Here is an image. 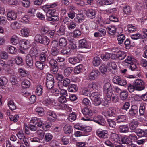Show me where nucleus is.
I'll use <instances>...</instances> for the list:
<instances>
[{"label":"nucleus","instance_id":"f257e3e1","mask_svg":"<svg viewBox=\"0 0 147 147\" xmlns=\"http://www.w3.org/2000/svg\"><path fill=\"white\" fill-rule=\"evenodd\" d=\"M102 114L107 118L115 117L117 116L118 112L113 107H110L102 111Z\"/></svg>","mask_w":147,"mask_h":147},{"label":"nucleus","instance_id":"f03ea898","mask_svg":"<svg viewBox=\"0 0 147 147\" xmlns=\"http://www.w3.org/2000/svg\"><path fill=\"white\" fill-rule=\"evenodd\" d=\"M82 112L84 115L85 117V118L82 117V119L84 121H91L92 119V118L90 117L93 115V113L90 109L87 107H85L82 110Z\"/></svg>","mask_w":147,"mask_h":147},{"label":"nucleus","instance_id":"7ed1b4c3","mask_svg":"<svg viewBox=\"0 0 147 147\" xmlns=\"http://www.w3.org/2000/svg\"><path fill=\"white\" fill-rule=\"evenodd\" d=\"M133 83L136 88V90L141 91L145 88L144 82L142 80L138 79L135 80Z\"/></svg>","mask_w":147,"mask_h":147},{"label":"nucleus","instance_id":"20e7f679","mask_svg":"<svg viewBox=\"0 0 147 147\" xmlns=\"http://www.w3.org/2000/svg\"><path fill=\"white\" fill-rule=\"evenodd\" d=\"M113 81L114 83L121 86H124L127 84V82L125 80L117 76H114Z\"/></svg>","mask_w":147,"mask_h":147},{"label":"nucleus","instance_id":"39448f33","mask_svg":"<svg viewBox=\"0 0 147 147\" xmlns=\"http://www.w3.org/2000/svg\"><path fill=\"white\" fill-rule=\"evenodd\" d=\"M128 137L127 136H123L121 137L120 138V142L118 145L115 146V147H126L127 144L130 143Z\"/></svg>","mask_w":147,"mask_h":147},{"label":"nucleus","instance_id":"423d86ee","mask_svg":"<svg viewBox=\"0 0 147 147\" xmlns=\"http://www.w3.org/2000/svg\"><path fill=\"white\" fill-rule=\"evenodd\" d=\"M91 121H93L102 126H104L106 123L105 119L101 115H98L95 117L94 118H92Z\"/></svg>","mask_w":147,"mask_h":147},{"label":"nucleus","instance_id":"0eeeda50","mask_svg":"<svg viewBox=\"0 0 147 147\" xmlns=\"http://www.w3.org/2000/svg\"><path fill=\"white\" fill-rule=\"evenodd\" d=\"M96 134L99 137L105 139L108 137V132L107 130L99 129L97 130Z\"/></svg>","mask_w":147,"mask_h":147},{"label":"nucleus","instance_id":"6e6552de","mask_svg":"<svg viewBox=\"0 0 147 147\" xmlns=\"http://www.w3.org/2000/svg\"><path fill=\"white\" fill-rule=\"evenodd\" d=\"M47 115L48 119L50 121L51 120L53 122L55 121L57 119V116L53 111H48L47 112Z\"/></svg>","mask_w":147,"mask_h":147},{"label":"nucleus","instance_id":"1a4fd4ad","mask_svg":"<svg viewBox=\"0 0 147 147\" xmlns=\"http://www.w3.org/2000/svg\"><path fill=\"white\" fill-rule=\"evenodd\" d=\"M89 47L88 42L86 39L84 38L79 40L78 47L79 48L88 49Z\"/></svg>","mask_w":147,"mask_h":147},{"label":"nucleus","instance_id":"9d476101","mask_svg":"<svg viewBox=\"0 0 147 147\" xmlns=\"http://www.w3.org/2000/svg\"><path fill=\"white\" fill-rule=\"evenodd\" d=\"M97 12L94 10L89 9L87 10L86 12V15L90 19H93L96 17Z\"/></svg>","mask_w":147,"mask_h":147},{"label":"nucleus","instance_id":"9b49d317","mask_svg":"<svg viewBox=\"0 0 147 147\" xmlns=\"http://www.w3.org/2000/svg\"><path fill=\"white\" fill-rule=\"evenodd\" d=\"M112 89V87L109 82L105 83L103 86V90L106 94H108L109 93L111 94Z\"/></svg>","mask_w":147,"mask_h":147},{"label":"nucleus","instance_id":"f8f14e48","mask_svg":"<svg viewBox=\"0 0 147 147\" xmlns=\"http://www.w3.org/2000/svg\"><path fill=\"white\" fill-rule=\"evenodd\" d=\"M47 61L49 63V66L51 67L58 66V63L57 61L53 58H51V56H48L47 58Z\"/></svg>","mask_w":147,"mask_h":147},{"label":"nucleus","instance_id":"ddd939ff","mask_svg":"<svg viewBox=\"0 0 147 147\" xmlns=\"http://www.w3.org/2000/svg\"><path fill=\"white\" fill-rule=\"evenodd\" d=\"M138 107L135 105H132L129 111L128 114L130 116H134L138 112Z\"/></svg>","mask_w":147,"mask_h":147},{"label":"nucleus","instance_id":"4468645a","mask_svg":"<svg viewBox=\"0 0 147 147\" xmlns=\"http://www.w3.org/2000/svg\"><path fill=\"white\" fill-rule=\"evenodd\" d=\"M136 134L140 137H147V129L142 130L141 129H137L135 131Z\"/></svg>","mask_w":147,"mask_h":147},{"label":"nucleus","instance_id":"2eb2a0df","mask_svg":"<svg viewBox=\"0 0 147 147\" xmlns=\"http://www.w3.org/2000/svg\"><path fill=\"white\" fill-rule=\"evenodd\" d=\"M99 74L100 72L98 70L94 69L90 72L89 76V78L90 80H94Z\"/></svg>","mask_w":147,"mask_h":147},{"label":"nucleus","instance_id":"dca6fc26","mask_svg":"<svg viewBox=\"0 0 147 147\" xmlns=\"http://www.w3.org/2000/svg\"><path fill=\"white\" fill-rule=\"evenodd\" d=\"M107 67L109 70L112 71V70H116L117 66L115 63L114 62H109L107 63Z\"/></svg>","mask_w":147,"mask_h":147},{"label":"nucleus","instance_id":"f3484780","mask_svg":"<svg viewBox=\"0 0 147 147\" xmlns=\"http://www.w3.org/2000/svg\"><path fill=\"white\" fill-rule=\"evenodd\" d=\"M26 64L30 67H32L33 65V59L30 55H27L26 57Z\"/></svg>","mask_w":147,"mask_h":147},{"label":"nucleus","instance_id":"a211bd4d","mask_svg":"<svg viewBox=\"0 0 147 147\" xmlns=\"http://www.w3.org/2000/svg\"><path fill=\"white\" fill-rule=\"evenodd\" d=\"M30 44L29 41L26 40H24L21 42V45L20 46L21 48L24 50H26L29 48Z\"/></svg>","mask_w":147,"mask_h":147},{"label":"nucleus","instance_id":"6ab92c4d","mask_svg":"<svg viewBox=\"0 0 147 147\" xmlns=\"http://www.w3.org/2000/svg\"><path fill=\"white\" fill-rule=\"evenodd\" d=\"M135 62H133L129 64V67L131 69L132 71H135L136 72V76H139L140 73V70L138 69L137 67Z\"/></svg>","mask_w":147,"mask_h":147},{"label":"nucleus","instance_id":"aec40b11","mask_svg":"<svg viewBox=\"0 0 147 147\" xmlns=\"http://www.w3.org/2000/svg\"><path fill=\"white\" fill-rule=\"evenodd\" d=\"M101 60L98 56L94 57L93 59L92 64L95 67L98 66L101 63Z\"/></svg>","mask_w":147,"mask_h":147},{"label":"nucleus","instance_id":"412c9836","mask_svg":"<svg viewBox=\"0 0 147 147\" xmlns=\"http://www.w3.org/2000/svg\"><path fill=\"white\" fill-rule=\"evenodd\" d=\"M138 122L135 119H134L131 122L129 125V127L131 130H134L137 127Z\"/></svg>","mask_w":147,"mask_h":147},{"label":"nucleus","instance_id":"4be33fe9","mask_svg":"<svg viewBox=\"0 0 147 147\" xmlns=\"http://www.w3.org/2000/svg\"><path fill=\"white\" fill-rule=\"evenodd\" d=\"M125 39V37L124 34L121 33L117 35V40L118 41V44L119 45L122 46L123 42Z\"/></svg>","mask_w":147,"mask_h":147},{"label":"nucleus","instance_id":"5701e85b","mask_svg":"<svg viewBox=\"0 0 147 147\" xmlns=\"http://www.w3.org/2000/svg\"><path fill=\"white\" fill-rule=\"evenodd\" d=\"M7 16L8 20H11L16 19L17 14L13 11H11L7 13Z\"/></svg>","mask_w":147,"mask_h":147},{"label":"nucleus","instance_id":"b1692460","mask_svg":"<svg viewBox=\"0 0 147 147\" xmlns=\"http://www.w3.org/2000/svg\"><path fill=\"white\" fill-rule=\"evenodd\" d=\"M129 128L127 125H120L119 127V131L121 133H127L129 131Z\"/></svg>","mask_w":147,"mask_h":147},{"label":"nucleus","instance_id":"393cba45","mask_svg":"<svg viewBox=\"0 0 147 147\" xmlns=\"http://www.w3.org/2000/svg\"><path fill=\"white\" fill-rule=\"evenodd\" d=\"M30 55L32 57L36 58L38 56V52L36 48H32L30 49Z\"/></svg>","mask_w":147,"mask_h":147},{"label":"nucleus","instance_id":"a878e982","mask_svg":"<svg viewBox=\"0 0 147 147\" xmlns=\"http://www.w3.org/2000/svg\"><path fill=\"white\" fill-rule=\"evenodd\" d=\"M116 56L118 60H121L125 59L126 56V54L124 52L120 51L116 54Z\"/></svg>","mask_w":147,"mask_h":147},{"label":"nucleus","instance_id":"bb28decb","mask_svg":"<svg viewBox=\"0 0 147 147\" xmlns=\"http://www.w3.org/2000/svg\"><path fill=\"white\" fill-rule=\"evenodd\" d=\"M69 62L73 65L78 63L80 61V59L77 57H70L68 59Z\"/></svg>","mask_w":147,"mask_h":147},{"label":"nucleus","instance_id":"cd10ccee","mask_svg":"<svg viewBox=\"0 0 147 147\" xmlns=\"http://www.w3.org/2000/svg\"><path fill=\"white\" fill-rule=\"evenodd\" d=\"M123 44L122 46H125L127 49H129L131 47L133 46L134 45V44L131 43L128 39H126Z\"/></svg>","mask_w":147,"mask_h":147},{"label":"nucleus","instance_id":"c85d7f7f","mask_svg":"<svg viewBox=\"0 0 147 147\" xmlns=\"http://www.w3.org/2000/svg\"><path fill=\"white\" fill-rule=\"evenodd\" d=\"M59 47L62 48L65 47L67 44V40L64 38H60L59 40Z\"/></svg>","mask_w":147,"mask_h":147},{"label":"nucleus","instance_id":"c756f323","mask_svg":"<svg viewBox=\"0 0 147 147\" xmlns=\"http://www.w3.org/2000/svg\"><path fill=\"white\" fill-rule=\"evenodd\" d=\"M78 88L76 85L74 84H70L68 86V90L70 92H75L77 91Z\"/></svg>","mask_w":147,"mask_h":147},{"label":"nucleus","instance_id":"7c9ffc66","mask_svg":"<svg viewBox=\"0 0 147 147\" xmlns=\"http://www.w3.org/2000/svg\"><path fill=\"white\" fill-rule=\"evenodd\" d=\"M137 61L136 59L134 58H132L131 56H128L124 61V62L129 64L133 62H137Z\"/></svg>","mask_w":147,"mask_h":147},{"label":"nucleus","instance_id":"2f4dec72","mask_svg":"<svg viewBox=\"0 0 147 147\" xmlns=\"http://www.w3.org/2000/svg\"><path fill=\"white\" fill-rule=\"evenodd\" d=\"M126 120V117L125 115H121L117 116L116 118V120L117 123L124 122Z\"/></svg>","mask_w":147,"mask_h":147},{"label":"nucleus","instance_id":"473e14b6","mask_svg":"<svg viewBox=\"0 0 147 147\" xmlns=\"http://www.w3.org/2000/svg\"><path fill=\"white\" fill-rule=\"evenodd\" d=\"M47 52L45 53L42 52L40 54L39 60L41 62L44 63L46 61V59H47Z\"/></svg>","mask_w":147,"mask_h":147},{"label":"nucleus","instance_id":"72a5a7b5","mask_svg":"<svg viewBox=\"0 0 147 147\" xmlns=\"http://www.w3.org/2000/svg\"><path fill=\"white\" fill-rule=\"evenodd\" d=\"M64 132L66 134H70L73 131V129L71 126L66 125L63 127Z\"/></svg>","mask_w":147,"mask_h":147},{"label":"nucleus","instance_id":"f704fd0d","mask_svg":"<svg viewBox=\"0 0 147 147\" xmlns=\"http://www.w3.org/2000/svg\"><path fill=\"white\" fill-rule=\"evenodd\" d=\"M66 27L65 26L61 25L60 26L59 30L57 31L59 35H63L65 33Z\"/></svg>","mask_w":147,"mask_h":147},{"label":"nucleus","instance_id":"c9c22d12","mask_svg":"<svg viewBox=\"0 0 147 147\" xmlns=\"http://www.w3.org/2000/svg\"><path fill=\"white\" fill-rule=\"evenodd\" d=\"M35 65L36 68L40 70H43L45 67V65L43 63L39 61H36Z\"/></svg>","mask_w":147,"mask_h":147},{"label":"nucleus","instance_id":"e433bc0d","mask_svg":"<svg viewBox=\"0 0 147 147\" xmlns=\"http://www.w3.org/2000/svg\"><path fill=\"white\" fill-rule=\"evenodd\" d=\"M83 67L81 65H79L75 67L74 69V73L76 74L80 73L82 71Z\"/></svg>","mask_w":147,"mask_h":147},{"label":"nucleus","instance_id":"4c0bfd02","mask_svg":"<svg viewBox=\"0 0 147 147\" xmlns=\"http://www.w3.org/2000/svg\"><path fill=\"white\" fill-rule=\"evenodd\" d=\"M128 96V92L126 91H123L120 94V97L122 100H126Z\"/></svg>","mask_w":147,"mask_h":147},{"label":"nucleus","instance_id":"58836bf2","mask_svg":"<svg viewBox=\"0 0 147 147\" xmlns=\"http://www.w3.org/2000/svg\"><path fill=\"white\" fill-rule=\"evenodd\" d=\"M71 81L69 79L67 78H65L63 79L62 81L61 82V84L65 87H68L70 85Z\"/></svg>","mask_w":147,"mask_h":147},{"label":"nucleus","instance_id":"ea45409f","mask_svg":"<svg viewBox=\"0 0 147 147\" xmlns=\"http://www.w3.org/2000/svg\"><path fill=\"white\" fill-rule=\"evenodd\" d=\"M107 121L109 126L112 128H114L116 125L115 121L113 119L107 118Z\"/></svg>","mask_w":147,"mask_h":147},{"label":"nucleus","instance_id":"a19ab883","mask_svg":"<svg viewBox=\"0 0 147 147\" xmlns=\"http://www.w3.org/2000/svg\"><path fill=\"white\" fill-rule=\"evenodd\" d=\"M47 17V20L48 21L53 22H57L59 19V16L58 15H54L53 16H48Z\"/></svg>","mask_w":147,"mask_h":147},{"label":"nucleus","instance_id":"79ce46f5","mask_svg":"<svg viewBox=\"0 0 147 147\" xmlns=\"http://www.w3.org/2000/svg\"><path fill=\"white\" fill-rule=\"evenodd\" d=\"M73 70L72 68L68 67L65 69L64 71V76L66 77H69L71 74Z\"/></svg>","mask_w":147,"mask_h":147},{"label":"nucleus","instance_id":"37998d69","mask_svg":"<svg viewBox=\"0 0 147 147\" xmlns=\"http://www.w3.org/2000/svg\"><path fill=\"white\" fill-rule=\"evenodd\" d=\"M30 82L27 80H25L22 83V86L24 88H26L30 86Z\"/></svg>","mask_w":147,"mask_h":147},{"label":"nucleus","instance_id":"c03bdc74","mask_svg":"<svg viewBox=\"0 0 147 147\" xmlns=\"http://www.w3.org/2000/svg\"><path fill=\"white\" fill-rule=\"evenodd\" d=\"M21 26V25L20 23L17 21L12 23L11 25V27L14 30L20 28Z\"/></svg>","mask_w":147,"mask_h":147},{"label":"nucleus","instance_id":"a18cd8bd","mask_svg":"<svg viewBox=\"0 0 147 147\" xmlns=\"http://www.w3.org/2000/svg\"><path fill=\"white\" fill-rule=\"evenodd\" d=\"M21 32L23 36L27 37L29 35V30L28 28H25L21 30Z\"/></svg>","mask_w":147,"mask_h":147},{"label":"nucleus","instance_id":"49530a36","mask_svg":"<svg viewBox=\"0 0 147 147\" xmlns=\"http://www.w3.org/2000/svg\"><path fill=\"white\" fill-rule=\"evenodd\" d=\"M8 82L7 79L5 77H2L0 78V88L1 87L6 84Z\"/></svg>","mask_w":147,"mask_h":147},{"label":"nucleus","instance_id":"de8ad7c7","mask_svg":"<svg viewBox=\"0 0 147 147\" xmlns=\"http://www.w3.org/2000/svg\"><path fill=\"white\" fill-rule=\"evenodd\" d=\"M15 60L16 63L18 65H23V60L22 58L19 56L16 57Z\"/></svg>","mask_w":147,"mask_h":147},{"label":"nucleus","instance_id":"09e8293b","mask_svg":"<svg viewBox=\"0 0 147 147\" xmlns=\"http://www.w3.org/2000/svg\"><path fill=\"white\" fill-rule=\"evenodd\" d=\"M107 29L109 33L110 34H114L116 32V28L115 26H110Z\"/></svg>","mask_w":147,"mask_h":147},{"label":"nucleus","instance_id":"8fccbe9b","mask_svg":"<svg viewBox=\"0 0 147 147\" xmlns=\"http://www.w3.org/2000/svg\"><path fill=\"white\" fill-rule=\"evenodd\" d=\"M42 87L41 85H39L37 86L35 92L36 94L38 96H39L42 94Z\"/></svg>","mask_w":147,"mask_h":147},{"label":"nucleus","instance_id":"3c124183","mask_svg":"<svg viewBox=\"0 0 147 147\" xmlns=\"http://www.w3.org/2000/svg\"><path fill=\"white\" fill-rule=\"evenodd\" d=\"M81 34V31L78 29H75L73 32V36L75 38H78Z\"/></svg>","mask_w":147,"mask_h":147},{"label":"nucleus","instance_id":"603ef678","mask_svg":"<svg viewBox=\"0 0 147 147\" xmlns=\"http://www.w3.org/2000/svg\"><path fill=\"white\" fill-rule=\"evenodd\" d=\"M36 10L34 8L30 9L27 11L28 16L29 17H34Z\"/></svg>","mask_w":147,"mask_h":147},{"label":"nucleus","instance_id":"864d4df0","mask_svg":"<svg viewBox=\"0 0 147 147\" xmlns=\"http://www.w3.org/2000/svg\"><path fill=\"white\" fill-rule=\"evenodd\" d=\"M43 37V36H42L40 34H37L35 37V40L38 43L41 44Z\"/></svg>","mask_w":147,"mask_h":147},{"label":"nucleus","instance_id":"5fc2aeb1","mask_svg":"<svg viewBox=\"0 0 147 147\" xmlns=\"http://www.w3.org/2000/svg\"><path fill=\"white\" fill-rule=\"evenodd\" d=\"M113 1L114 0H103L100 2V4L102 5H109L112 4Z\"/></svg>","mask_w":147,"mask_h":147},{"label":"nucleus","instance_id":"6e6d98bb","mask_svg":"<svg viewBox=\"0 0 147 147\" xmlns=\"http://www.w3.org/2000/svg\"><path fill=\"white\" fill-rule=\"evenodd\" d=\"M50 42V40L46 36H43L41 44L47 46L49 44Z\"/></svg>","mask_w":147,"mask_h":147},{"label":"nucleus","instance_id":"4d7b16f0","mask_svg":"<svg viewBox=\"0 0 147 147\" xmlns=\"http://www.w3.org/2000/svg\"><path fill=\"white\" fill-rule=\"evenodd\" d=\"M84 19V17L82 15H79L78 16H76L74 20L80 23L82 22L83 20Z\"/></svg>","mask_w":147,"mask_h":147},{"label":"nucleus","instance_id":"13d9d810","mask_svg":"<svg viewBox=\"0 0 147 147\" xmlns=\"http://www.w3.org/2000/svg\"><path fill=\"white\" fill-rule=\"evenodd\" d=\"M107 66L103 64L99 67V69L102 73L105 74L107 71Z\"/></svg>","mask_w":147,"mask_h":147},{"label":"nucleus","instance_id":"bf43d9fd","mask_svg":"<svg viewBox=\"0 0 147 147\" xmlns=\"http://www.w3.org/2000/svg\"><path fill=\"white\" fill-rule=\"evenodd\" d=\"M89 129V127H85L83 128L80 127V128H78V129L82 131L83 134L84 135L90 131L91 129Z\"/></svg>","mask_w":147,"mask_h":147},{"label":"nucleus","instance_id":"052dcab7","mask_svg":"<svg viewBox=\"0 0 147 147\" xmlns=\"http://www.w3.org/2000/svg\"><path fill=\"white\" fill-rule=\"evenodd\" d=\"M76 114L75 113H72L69 114L68 119L70 121L72 122L76 119Z\"/></svg>","mask_w":147,"mask_h":147},{"label":"nucleus","instance_id":"680f3d73","mask_svg":"<svg viewBox=\"0 0 147 147\" xmlns=\"http://www.w3.org/2000/svg\"><path fill=\"white\" fill-rule=\"evenodd\" d=\"M76 43L75 40H70L69 43L70 47L73 50L76 49L77 48Z\"/></svg>","mask_w":147,"mask_h":147},{"label":"nucleus","instance_id":"e2e57ef3","mask_svg":"<svg viewBox=\"0 0 147 147\" xmlns=\"http://www.w3.org/2000/svg\"><path fill=\"white\" fill-rule=\"evenodd\" d=\"M128 89L130 92L131 93L133 92L134 90H136V88L135 86L134 85H131L130 83L127 84Z\"/></svg>","mask_w":147,"mask_h":147},{"label":"nucleus","instance_id":"0e129e2a","mask_svg":"<svg viewBox=\"0 0 147 147\" xmlns=\"http://www.w3.org/2000/svg\"><path fill=\"white\" fill-rule=\"evenodd\" d=\"M36 111L38 113V115L42 116L43 115L44 109L42 107H38L36 109Z\"/></svg>","mask_w":147,"mask_h":147},{"label":"nucleus","instance_id":"69168bd1","mask_svg":"<svg viewBox=\"0 0 147 147\" xmlns=\"http://www.w3.org/2000/svg\"><path fill=\"white\" fill-rule=\"evenodd\" d=\"M92 100L93 101L94 104L96 106H98L99 105L101 102V99L99 96L95 98Z\"/></svg>","mask_w":147,"mask_h":147},{"label":"nucleus","instance_id":"338daca9","mask_svg":"<svg viewBox=\"0 0 147 147\" xmlns=\"http://www.w3.org/2000/svg\"><path fill=\"white\" fill-rule=\"evenodd\" d=\"M30 19L29 17L27 15L24 16L21 19V21L23 23H28L30 22Z\"/></svg>","mask_w":147,"mask_h":147},{"label":"nucleus","instance_id":"774afa93","mask_svg":"<svg viewBox=\"0 0 147 147\" xmlns=\"http://www.w3.org/2000/svg\"><path fill=\"white\" fill-rule=\"evenodd\" d=\"M128 30L130 32H132L137 30L136 27L132 24H128L127 26Z\"/></svg>","mask_w":147,"mask_h":147}]
</instances>
